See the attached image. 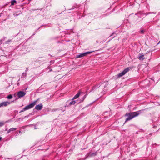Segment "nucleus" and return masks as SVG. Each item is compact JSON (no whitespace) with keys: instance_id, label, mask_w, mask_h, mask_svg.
<instances>
[{"instance_id":"nucleus-1","label":"nucleus","mask_w":160,"mask_h":160,"mask_svg":"<svg viewBox=\"0 0 160 160\" xmlns=\"http://www.w3.org/2000/svg\"><path fill=\"white\" fill-rule=\"evenodd\" d=\"M141 113V111H138L137 112L126 113L125 115V116L128 117V118H126L125 122L132 119L133 118L137 116Z\"/></svg>"},{"instance_id":"nucleus-2","label":"nucleus","mask_w":160,"mask_h":160,"mask_svg":"<svg viewBox=\"0 0 160 160\" xmlns=\"http://www.w3.org/2000/svg\"><path fill=\"white\" fill-rule=\"evenodd\" d=\"M108 85V82H105L101 85L98 88L96 89L97 91L99 92H101L104 88H106Z\"/></svg>"},{"instance_id":"nucleus-3","label":"nucleus","mask_w":160,"mask_h":160,"mask_svg":"<svg viewBox=\"0 0 160 160\" xmlns=\"http://www.w3.org/2000/svg\"><path fill=\"white\" fill-rule=\"evenodd\" d=\"M132 69V68L131 67H128L125 69L121 73H119L118 75V77L120 78L123 75H124L127 72H128L129 71Z\"/></svg>"},{"instance_id":"nucleus-4","label":"nucleus","mask_w":160,"mask_h":160,"mask_svg":"<svg viewBox=\"0 0 160 160\" xmlns=\"http://www.w3.org/2000/svg\"><path fill=\"white\" fill-rule=\"evenodd\" d=\"M37 101V100L35 101L33 103L26 106L25 109L27 110L32 108L36 105Z\"/></svg>"},{"instance_id":"nucleus-5","label":"nucleus","mask_w":160,"mask_h":160,"mask_svg":"<svg viewBox=\"0 0 160 160\" xmlns=\"http://www.w3.org/2000/svg\"><path fill=\"white\" fill-rule=\"evenodd\" d=\"M26 94L25 92L22 91H20L18 92L17 95L19 98H21L24 96Z\"/></svg>"},{"instance_id":"nucleus-6","label":"nucleus","mask_w":160,"mask_h":160,"mask_svg":"<svg viewBox=\"0 0 160 160\" xmlns=\"http://www.w3.org/2000/svg\"><path fill=\"white\" fill-rule=\"evenodd\" d=\"M84 95V93L83 92H82L81 90L79 91L78 93L76 94L73 98V99H75L77 98H78L79 97L82 95V96Z\"/></svg>"},{"instance_id":"nucleus-7","label":"nucleus","mask_w":160,"mask_h":160,"mask_svg":"<svg viewBox=\"0 0 160 160\" xmlns=\"http://www.w3.org/2000/svg\"><path fill=\"white\" fill-rule=\"evenodd\" d=\"M10 104V102H4L0 103V107L3 106H7Z\"/></svg>"},{"instance_id":"nucleus-8","label":"nucleus","mask_w":160,"mask_h":160,"mask_svg":"<svg viewBox=\"0 0 160 160\" xmlns=\"http://www.w3.org/2000/svg\"><path fill=\"white\" fill-rule=\"evenodd\" d=\"M42 103H40L36 106L35 109L37 110H40L42 109Z\"/></svg>"},{"instance_id":"nucleus-9","label":"nucleus","mask_w":160,"mask_h":160,"mask_svg":"<svg viewBox=\"0 0 160 160\" xmlns=\"http://www.w3.org/2000/svg\"><path fill=\"white\" fill-rule=\"evenodd\" d=\"M93 52V51L87 52H86L85 53H82V55H83V56H86V55H87L88 54H90V53H92Z\"/></svg>"},{"instance_id":"nucleus-10","label":"nucleus","mask_w":160,"mask_h":160,"mask_svg":"<svg viewBox=\"0 0 160 160\" xmlns=\"http://www.w3.org/2000/svg\"><path fill=\"white\" fill-rule=\"evenodd\" d=\"M16 129H17V128H10V129H9V130H8V133L10 132H11V131L15 130Z\"/></svg>"},{"instance_id":"nucleus-11","label":"nucleus","mask_w":160,"mask_h":160,"mask_svg":"<svg viewBox=\"0 0 160 160\" xmlns=\"http://www.w3.org/2000/svg\"><path fill=\"white\" fill-rule=\"evenodd\" d=\"M144 58V55H141L138 57V59L140 60H143Z\"/></svg>"},{"instance_id":"nucleus-12","label":"nucleus","mask_w":160,"mask_h":160,"mask_svg":"<svg viewBox=\"0 0 160 160\" xmlns=\"http://www.w3.org/2000/svg\"><path fill=\"white\" fill-rule=\"evenodd\" d=\"M11 5H14L15 3H16L17 2L15 0H13L11 1Z\"/></svg>"},{"instance_id":"nucleus-13","label":"nucleus","mask_w":160,"mask_h":160,"mask_svg":"<svg viewBox=\"0 0 160 160\" xmlns=\"http://www.w3.org/2000/svg\"><path fill=\"white\" fill-rule=\"evenodd\" d=\"M76 103V102L75 101H72L70 102L69 104L70 105H74Z\"/></svg>"},{"instance_id":"nucleus-14","label":"nucleus","mask_w":160,"mask_h":160,"mask_svg":"<svg viewBox=\"0 0 160 160\" xmlns=\"http://www.w3.org/2000/svg\"><path fill=\"white\" fill-rule=\"evenodd\" d=\"M12 98V96L11 94H10L8 95L7 97V98L8 99H11Z\"/></svg>"},{"instance_id":"nucleus-15","label":"nucleus","mask_w":160,"mask_h":160,"mask_svg":"<svg viewBox=\"0 0 160 160\" xmlns=\"http://www.w3.org/2000/svg\"><path fill=\"white\" fill-rule=\"evenodd\" d=\"M83 57V56L82 55V54H80L79 55H78L77 56V58H78L82 57Z\"/></svg>"},{"instance_id":"nucleus-16","label":"nucleus","mask_w":160,"mask_h":160,"mask_svg":"<svg viewBox=\"0 0 160 160\" xmlns=\"http://www.w3.org/2000/svg\"><path fill=\"white\" fill-rule=\"evenodd\" d=\"M4 124V123L2 122H0V127L3 126Z\"/></svg>"},{"instance_id":"nucleus-17","label":"nucleus","mask_w":160,"mask_h":160,"mask_svg":"<svg viewBox=\"0 0 160 160\" xmlns=\"http://www.w3.org/2000/svg\"><path fill=\"white\" fill-rule=\"evenodd\" d=\"M26 110V109H25V107L23 108L20 112H23L24 111Z\"/></svg>"},{"instance_id":"nucleus-18","label":"nucleus","mask_w":160,"mask_h":160,"mask_svg":"<svg viewBox=\"0 0 160 160\" xmlns=\"http://www.w3.org/2000/svg\"><path fill=\"white\" fill-rule=\"evenodd\" d=\"M86 95H84L83 97V99L82 101H83L86 98Z\"/></svg>"},{"instance_id":"nucleus-19","label":"nucleus","mask_w":160,"mask_h":160,"mask_svg":"<svg viewBox=\"0 0 160 160\" xmlns=\"http://www.w3.org/2000/svg\"><path fill=\"white\" fill-rule=\"evenodd\" d=\"M144 32V31L143 30H142L140 31V32L141 33H143Z\"/></svg>"},{"instance_id":"nucleus-20","label":"nucleus","mask_w":160,"mask_h":160,"mask_svg":"<svg viewBox=\"0 0 160 160\" xmlns=\"http://www.w3.org/2000/svg\"><path fill=\"white\" fill-rule=\"evenodd\" d=\"M2 139V137H1L0 136V141Z\"/></svg>"},{"instance_id":"nucleus-21","label":"nucleus","mask_w":160,"mask_h":160,"mask_svg":"<svg viewBox=\"0 0 160 160\" xmlns=\"http://www.w3.org/2000/svg\"><path fill=\"white\" fill-rule=\"evenodd\" d=\"M16 95V93H15V94H14V96H15Z\"/></svg>"}]
</instances>
